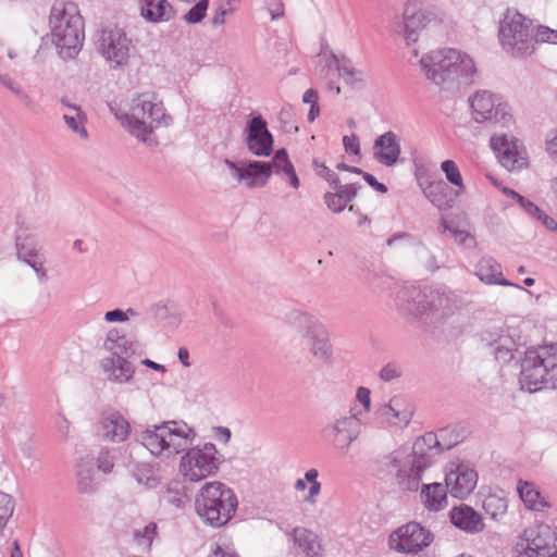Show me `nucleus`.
I'll return each instance as SVG.
<instances>
[{"label": "nucleus", "mask_w": 557, "mask_h": 557, "mask_svg": "<svg viewBox=\"0 0 557 557\" xmlns=\"http://www.w3.org/2000/svg\"><path fill=\"white\" fill-rule=\"evenodd\" d=\"M476 471L466 462L450 461L445 469V485L454 498L465 499L475 488Z\"/></svg>", "instance_id": "nucleus-17"}, {"label": "nucleus", "mask_w": 557, "mask_h": 557, "mask_svg": "<svg viewBox=\"0 0 557 557\" xmlns=\"http://www.w3.org/2000/svg\"><path fill=\"white\" fill-rule=\"evenodd\" d=\"M535 42L557 45V30L543 25L539 26L534 34V44Z\"/></svg>", "instance_id": "nucleus-49"}, {"label": "nucleus", "mask_w": 557, "mask_h": 557, "mask_svg": "<svg viewBox=\"0 0 557 557\" xmlns=\"http://www.w3.org/2000/svg\"><path fill=\"white\" fill-rule=\"evenodd\" d=\"M49 29L51 42L63 60L73 59L79 53L85 38V23L75 3H54L50 11Z\"/></svg>", "instance_id": "nucleus-4"}, {"label": "nucleus", "mask_w": 557, "mask_h": 557, "mask_svg": "<svg viewBox=\"0 0 557 557\" xmlns=\"http://www.w3.org/2000/svg\"><path fill=\"white\" fill-rule=\"evenodd\" d=\"M245 145L248 151L259 158L269 157L273 151V136L261 115L253 116L245 128Z\"/></svg>", "instance_id": "nucleus-20"}, {"label": "nucleus", "mask_w": 557, "mask_h": 557, "mask_svg": "<svg viewBox=\"0 0 557 557\" xmlns=\"http://www.w3.org/2000/svg\"><path fill=\"white\" fill-rule=\"evenodd\" d=\"M329 66H335L341 77L345 79L347 84H357L363 81V73L357 70L349 59L342 55L338 57L335 53H331L330 60L327 61Z\"/></svg>", "instance_id": "nucleus-32"}, {"label": "nucleus", "mask_w": 557, "mask_h": 557, "mask_svg": "<svg viewBox=\"0 0 557 557\" xmlns=\"http://www.w3.org/2000/svg\"><path fill=\"white\" fill-rule=\"evenodd\" d=\"M360 424L354 414H341L322 429L323 440L338 454L346 455L360 435Z\"/></svg>", "instance_id": "nucleus-13"}, {"label": "nucleus", "mask_w": 557, "mask_h": 557, "mask_svg": "<svg viewBox=\"0 0 557 557\" xmlns=\"http://www.w3.org/2000/svg\"><path fill=\"white\" fill-rule=\"evenodd\" d=\"M490 123L498 124L502 127H509L513 124L510 108L499 96L490 94Z\"/></svg>", "instance_id": "nucleus-33"}, {"label": "nucleus", "mask_w": 557, "mask_h": 557, "mask_svg": "<svg viewBox=\"0 0 557 557\" xmlns=\"http://www.w3.org/2000/svg\"><path fill=\"white\" fill-rule=\"evenodd\" d=\"M498 39L503 49L515 58H525L534 51L532 22L516 10L508 9L499 22Z\"/></svg>", "instance_id": "nucleus-9"}, {"label": "nucleus", "mask_w": 557, "mask_h": 557, "mask_svg": "<svg viewBox=\"0 0 557 557\" xmlns=\"http://www.w3.org/2000/svg\"><path fill=\"white\" fill-rule=\"evenodd\" d=\"M512 198L518 201L520 207L524 210V212L530 215L533 210H535L536 205L532 202L531 200L524 198L517 191H511Z\"/></svg>", "instance_id": "nucleus-61"}, {"label": "nucleus", "mask_w": 557, "mask_h": 557, "mask_svg": "<svg viewBox=\"0 0 557 557\" xmlns=\"http://www.w3.org/2000/svg\"><path fill=\"white\" fill-rule=\"evenodd\" d=\"M319 472L317 469L312 468L309 469L305 473V479L309 483V492L308 495L305 497V502L314 505L317 503V497L321 493V483L318 481Z\"/></svg>", "instance_id": "nucleus-39"}, {"label": "nucleus", "mask_w": 557, "mask_h": 557, "mask_svg": "<svg viewBox=\"0 0 557 557\" xmlns=\"http://www.w3.org/2000/svg\"><path fill=\"white\" fill-rule=\"evenodd\" d=\"M16 250L18 259L38 257L39 253L34 240L29 237H22L21 235L16 237Z\"/></svg>", "instance_id": "nucleus-40"}, {"label": "nucleus", "mask_w": 557, "mask_h": 557, "mask_svg": "<svg viewBox=\"0 0 557 557\" xmlns=\"http://www.w3.org/2000/svg\"><path fill=\"white\" fill-rule=\"evenodd\" d=\"M343 145L345 148V151L352 154H359L360 153V145L359 139L356 135L350 136H344L343 138Z\"/></svg>", "instance_id": "nucleus-57"}, {"label": "nucleus", "mask_w": 557, "mask_h": 557, "mask_svg": "<svg viewBox=\"0 0 557 557\" xmlns=\"http://www.w3.org/2000/svg\"><path fill=\"white\" fill-rule=\"evenodd\" d=\"M208 557H239L236 550L230 545H219L212 549Z\"/></svg>", "instance_id": "nucleus-55"}, {"label": "nucleus", "mask_w": 557, "mask_h": 557, "mask_svg": "<svg viewBox=\"0 0 557 557\" xmlns=\"http://www.w3.org/2000/svg\"><path fill=\"white\" fill-rule=\"evenodd\" d=\"M516 556L515 557H552L553 555H546L540 549L533 547L528 543H524L518 540L515 546Z\"/></svg>", "instance_id": "nucleus-47"}, {"label": "nucleus", "mask_w": 557, "mask_h": 557, "mask_svg": "<svg viewBox=\"0 0 557 557\" xmlns=\"http://www.w3.org/2000/svg\"><path fill=\"white\" fill-rule=\"evenodd\" d=\"M419 186L424 197L438 210L447 211L455 206L459 193L451 189L444 181H422L419 180Z\"/></svg>", "instance_id": "nucleus-22"}, {"label": "nucleus", "mask_w": 557, "mask_h": 557, "mask_svg": "<svg viewBox=\"0 0 557 557\" xmlns=\"http://www.w3.org/2000/svg\"><path fill=\"white\" fill-rule=\"evenodd\" d=\"M281 173H284L288 177L289 184L293 188H299L300 181L292 162H285L284 170Z\"/></svg>", "instance_id": "nucleus-59"}, {"label": "nucleus", "mask_w": 557, "mask_h": 557, "mask_svg": "<svg viewBox=\"0 0 557 557\" xmlns=\"http://www.w3.org/2000/svg\"><path fill=\"white\" fill-rule=\"evenodd\" d=\"M449 517L456 528L468 533L481 532L485 527L482 516L467 505L454 507Z\"/></svg>", "instance_id": "nucleus-27"}, {"label": "nucleus", "mask_w": 557, "mask_h": 557, "mask_svg": "<svg viewBox=\"0 0 557 557\" xmlns=\"http://www.w3.org/2000/svg\"><path fill=\"white\" fill-rule=\"evenodd\" d=\"M157 535V524L154 522L148 523L141 530L136 531L135 537L139 545H145L150 548L154 536Z\"/></svg>", "instance_id": "nucleus-46"}, {"label": "nucleus", "mask_w": 557, "mask_h": 557, "mask_svg": "<svg viewBox=\"0 0 557 557\" xmlns=\"http://www.w3.org/2000/svg\"><path fill=\"white\" fill-rule=\"evenodd\" d=\"M433 539L434 536L430 530L418 522L411 521L391 533L388 546L397 553L416 555L430 546Z\"/></svg>", "instance_id": "nucleus-14"}, {"label": "nucleus", "mask_w": 557, "mask_h": 557, "mask_svg": "<svg viewBox=\"0 0 557 557\" xmlns=\"http://www.w3.org/2000/svg\"><path fill=\"white\" fill-rule=\"evenodd\" d=\"M14 510V503L12 497L0 491V531L7 525L8 520Z\"/></svg>", "instance_id": "nucleus-42"}, {"label": "nucleus", "mask_w": 557, "mask_h": 557, "mask_svg": "<svg viewBox=\"0 0 557 557\" xmlns=\"http://www.w3.org/2000/svg\"><path fill=\"white\" fill-rule=\"evenodd\" d=\"M517 491L528 509L540 511L549 506L531 482L520 480L518 482Z\"/></svg>", "instance_id": "nucleus-31"}, {"label": "nucleus", "mask_w": 557, "mask_h": 557, "mask_svg": "<svg viewBox=\"0 0 557 557\" xmlns=\"http://www.w3.org/2000/svg\"><path fill=\"white\" fill-rule=\"evenodd\" d=\"M398 299L407 313L434 324L443 323L459 310L458 299L454 294H426L413 286L401 289Z\"/></svg>", "instance_id": "nucleus-6"}, {"label": "nucleus", "mask_w": 557, "mask_h": 557, "mask_svg": "<svg viewBox=\"0 0 557 557\" xmlns=\"http://www.w3.org/2000/svg\"><path fill=\"white\" fill-rule=\"evenodd\" d=\"M468 109L471 120L475 123L487 121V91L479 89L468 97Z\"/></svg>", "instance_id": "nucleus-35"}, {"label": "nucleus", "mask_w": 557, "mask_h": 557, "mask_svg": "<svg viewBox=\"0 0 557 557\" xmlns=\"http://www.w3.org/2000/svg\"><path fill=\"white\" fill-rule=\"evenodd\" d=\"M441 170L445 174L446 180L455 187L454 190L462 195L466 186L457 163L454 160H445L441 163Z\"/></svg>", "instance_id": "nucleus-37"}, {"label": "nucleus", "mask_w": 557, "mask_h": 557, "mask_svg": "<svg viewBox=\"0 0 557 557\" xmlns=\"http://www.w3.org/2000/svg\"><path fill=\"white\" fill-rule=\"evenodd\" d=\"M131 434L128 420L116 410L104 411L98 421V435L107 442L122 443Z\"/></svg>", "instance_id": "nucleus-21"}, {"label": "nucleus", "mask_w": 557, "mask_h": 557, "mask_svg": "<svg viewBox=\"0 0 557 557\" xmlns=\"http://www.w3.org/2000/svg\"><path fill=\"white\" fill-rule=\"evenodd\" d=\"M362 177L370 186H372L379 193L385 194L387 191V187L384 184L377 182L373 175L363 172Z\"/></svg>", "instance_id": "nucleus-63"}, {"label": "nucleus", "mask_w": 557, "mask_h": 557, "mask_svg": "<svg viewBox=\"0 0 557 557\" xmlns=\"http://www.w3.org/2000/svg\"><path fill=\"white\" fill-rule=\"evenodd\" d=\"M290 536L294 545L306 557H319L322 553V545L319 536L311 530L302 527L295 528Z\"/></svg>", "instance_id": "nucleus-28"}, {"label": "nucleus", "mask_w": 557, "mask_h": 557, "mask_svg": "<svg viewBox=\"0 0 557 557\" xmlns=\"http://www.w3.org/2000/svg\"><path fill=\"white\" fill-rule=\"evenodd\" d=\"M224 164L228 169L232 178L239 184H244L247 188L262 187L271 177L270 165L265 164V162H234L225 159Z\"/></svg>", "instance_id": "nucleus-18"}, {"label": "nucleus", "mask_w": 557, "mask_h": 557, "mask_svg": "<svg viewBox=\"0 0 557 557\" xmlns=\"http://www.w3.org/2000/svg\"><path fill=\"white\" fill-rule=\"evenodd\" d=\"M195 2L196 4L183 16V20L188 24L201 22L208 10L209 0H197Z\"/></svg>", "instance_id": "nucleus-41"}, {"label": "nucleus", "mask_w": 557, "mask_h": 557, "mask_svg": "<svg viewBox=\"0 0 557 557\" xmlns=\"http://www.w3.org/2000/svg\"><path fill=\"white\" fill-rule=\"evenodd\" d=\"M334 188H336V193L324 195V202L331 211L339 213L357 196L359 186L356 184L342 185L339 182Z\"/></svg>", "instance_id": "nucleus-30"}, {"label": "nucleus", "mask_w": 557, "mask_h": 557, "mask_svg": "<svg viewBox=\"0 0 557 557\" xmlns=\"http://www.w3.org/2000/svg\"><path fill=\"white\" fill-rule=\"evenodd\" d=\"M490 148L498 163L509 172H518L529 165L527 150L515 136L494 134L490 138Z\"/></svg>", "instance_id": "nucleus-15"}, {"label": "nucleus", "mask_w": 557, "mask_h": 557, "mask_svg": "<svg viewBox=\"0 0 557 557\" xmlns=\"http://www.w3.org/2000/svg\"><path fill=\"white\" fill-rule=\"evenodd\" d=\"M137 315L138 312L134 308H127L126 310L114 309L104 313V321L108 323H122Z\"/></svg>", "instance_id": "nucleus-44"}, {"label": "nucleus", "mask_w": 557, "mask_h": 557, "mask_svg": "<svg viewBox=\"0 0 557 557\" xmlns=\"http://www.w3.org/2000/svg\"><path fill=\"white\" fill-rule=\"evenodd\" d=\"M163 500L168 505L174 506L175 508H182V507H184L187 498L178 490H175L173 487H168L163 495Z\"/></svg>", "instance_id": "nucleus-48"}, {"label": "nucleus", "mask_w": 557, "mask_h": 557, "mask_svg": "<svg viewBox=\"0 0 557 557\" xmlns=\"http://www.w3.org/2000/svg\"><path fill=\"white\" fill-rule=\"evenodd\" d=\"M420 502L425 509L433 512L444 510L448 506L449 493L446 485L440 482H420Z\"/></svg>", "instance_id": "nucleus-26"}, {"label": "nucleus", "mask_w": 557, "mask_h": 557, "mask_svg": "<svg viewBox=\"0 0 557 557\" xmlns=\"http://www.w3.org/2000/svg\"><path fill=\"white\" fill-rule=\"evenodd\" d=\"M536 221L541 222L548 231L557 233V222L545 212Z\"/></svg>", "instance_id": "nucleus-64"}, {"label": "nucleus", "mask_w": 557, "mask_h": 557, "mask_svg": "<svg viewBox=\"0 0 557 557\" xmlns=\"http://www.w3.org/2000/svg\"><path fill=\"white\" fill-rule=\"evenodd\" d=\"M403 375V369L395 362H389L380 371V379L384 382H392Z\"/></svg>", "instance_id": "nucleus-50"}, {"label": "nucleus", "mask_w": 557, "mask_h": 557, "mask_svg": "<svg viewBox=\"0 0 557 557\" xmlns=\"http://www.w3.org/2000/svg\"><path fill=\"white\" fill-rule=\"evenodd\" d=\"M520 541L533 545L546 555H556V534L550 525L540 523L527 528L519 537Z\"/></svg>", "instance_id": "nucleus-24"}, {"label": "nucleus", "mask_w": 557, "mask_h": 557, "mask_svg": "<svg viewBox=\"0 0 557 557\" xmlns=\"http://www.w3.org/2000/svg\"><path fill=\"white\" fill-rule=\"evenodd\" d=\"M195 437V431L187 423L171 420L149 425L141 432L140 442L151 455L163 459L185 451L178 465L180 474L184 482H200L214 475L224 458L213 443L190 447Z\"/></svg>", "instance_id": "nucleus-1"}, {"label": "nucleus", "mask_w": 557, "mask_h": 557, "mask_svg": "<svg viewBox=\"0 0 557 557\" xmlns=\"http://www.w3.org/2000/svg\"><path fill=\"white\" fill-rule=\"evenodd\" d=\"M385 470L395 474L400 488L417 492L421 481L430 480L428 476V462L416 460L414 456L403 450H395L381 460Z\"/></svg>", "instance_id": "nucleus-11"}, {"label": "nucleus", "mask_w": 557, "mask_h": 557, "mask_svg": "<svg viewBox=\"0 0 557 557\" xmlns=\"http://www.w3.org/2000/svg\"><path fill=\"white\" fill-rule=\"evenodd\" d=\"M237 505L234 491L218 481L203 484L195 498L197 515L214 528L225 525L235 515Z\"/></svg>", "instance_id": "nucleus-8"}, {"label": "nucleus", "mask_w": 557, "mask_h": 557, "mask_svg": "<svg viewBox=\"0 0 557 557\" xmlns=\"http://www.w3.org/2000/svg\"><path fill=\"white\" fill-rule=\"evenodd\" d=\"M546 151L552 159L557 161V129L550 131L547 134Z\"/></svg>", "instance_id": "nucleus-56"}, {"label": "nucleus", "mask_w": 557, "mask_h": 557, "mask_svg": "<svg viewBox=\"0 0 557 557\" xmlns=\"http://www.w3.org/2000/svg\"><path fill=\"white\" fill-rule=\"evenodd\" d=\"M420 64L425 77L444 90H453L460 83L473 84L479 75L474 60L453 48L430 51Z\"/></svg>", "instance_id": "nucleus-2"}, {"label": "nucleus", "mask_w": 557, "mask_h": 557, "mask_svg": "<svg viewBox=\"0 0 557 557\" xmlns=\"http://www.w3.org/2000/svg\"><path fill=\"white\" fill-rule=\"evenodd\" d=\"M507 499L497 495L490 494V518L497 520L507 512Z\"/></svg>", "instance_id": "nucleus-43"}, {"label": "nucleus", "mask_w": 557, "mask_h": 557, "mask_svg": "<svg viewBox=\"0 0 557 557\" xmlns=\"http://www.w3.org/2000/svg\"><path fill=\"white\" fill-rule=\"evenodd\" d=\"M519 382L530 393L557 388V345L528 349L521 360Z\"/></svg>", "instance_id": "nucleus-7"}, {"label": "nucleus", "mask_w": 557, "mask_h": 557, "mask_svg": "<svg viewBox=\"0 0 557 557\" xmlns=\"http://www.w3.org/2000/svg\"><path fill=\"white\" fill-rule=\"evenodd\" d=\"M451 236L459 245H463L466 247L474 245V237L467 231L454 228L451 230Z\"/></svg>", "instance_id": "nucleus-53"}, {"label": "nucleus", "mask_w": 557, "mask_h": 557, "mask_svg": "<svg viewBox=\"0 0 557 557\" xmlns=\"http://www.w3.org/2000/svg\"><path fill=\"white\" fill-rule=\"evenodd\" d=\"M98 469L104 473H110L114 467L113 456L109 450H101L97 458Z\"/></svg>", "instance_id": "nucleus-52"}, {"label": "nucleus", "mask_w": 557, "mask_h": 557, "mask_svg": "<svg viewBox=\"0 0 557 557\" xmlns=\"http://www.w3.org/2000/svg\"><path fill=\"white\" fill-rule=\"evenodd\" d=\"M94 467L90 460L81 459L76 465V485L79 493L91 494L96 491Z\"/></svg>", "instance_id": "nucleus-34"}, {"label": "nucleus", "mask_w": 557, "mask_h": 557, "mask_svg": "<svg viewBox=\"0 0 557 557\" xmlns=\"http://www.w3.org/2000/svg\"><path fill=\"white\" fill-rule=\"evenodd\" d=\"M289 319L299 330L304 344L312 356L323 363H330L333 355L332 345L326 331L318 319L305 311H294Z\"/></svg>", "instance_id": "nucleus-12"}, {"label": "nucleus", "mask_w": 557, "mask_h": 557, "mask_svg": "<svg viewBox=\"0 0 557 557\" xmlns=\"http://www.w3.org/2000/svg\"><path fill=\"white\" fill-rule=\"evenodd\" d=\"M312 166L318 176L325 180L333 186H337L339 183V177L337 174L329 169L323 162H320L318 159L312 161Z\"/></svg>", "instance_id": "nucleus-45"}, {"label": "nucleus", "mask_w": 557, "mask_h": 557, "mask_svg": "<svg viewBox=\"0 0 557 557\" xmlns=\"http://www.w3.org/2000/svg\"><path fill=\"white\" fill-rule=\"evenodd\" d=\"M116 117L132 136L148 145L153 143L151 135L157 128L172 123V116L154 92L136 95L131 99L128 110L116 113Z\"/></svg>", "instance_id": "nucleus-3"}, {"label": "nucleus", "mask_w": 557, "mask_h": 557, "mask_svg": "<svg viewBox=\"0 0 557 557\" xmlns=\"http://www.w3.org/2000/svg\"><path fill=\"white\" fill-rule=\"evenodd\" d=\"M497 346L499 348H510V351L516 352L518 349V345L516 341L509 335H502L498 339H494L493 343L490 342V346Z\"/></svg>", "instance_id": "nucleus-54"}, {"label": "nucleus", "mask_w": 557, "mask_h": 557, "mask_svg": "<svg viewBox=\"0 0 557 557\" xmlns=\"http://www.w3.org/2000/svg\"><path fill=\"white\" fill-rule=\"evenodd\" d=\"M493 354H494L495 360L503 364L510 362L515 358V352L510 351V348L505 349V348H499V347L495 346Z\"/></svg>", "instance_id": "nucleus-60"}, {"label": "nucleus", "mask_w": 557, "mask_h": 557, "mask_svg": "<svg viewBox=\"0 0 557 557\" xmlns=\"http://www.w3.org/2000/svg\"><path fill=\"white\" fill-rule=\"evenodd\" d=\"M140 14L151 23L168 22L174 17V10L168 0H140Z\"/></svg>", "instance_id": "nucleus-29"}, {"label": "nucleus", "mask_w": 557, "mask_h": 557, "mask_svg": "<svg viewBox=\"0 0 557 557\" xmlns=\"http://www.w3.org/2000/svg\"><path fill=\"white\" fill-rule=\"evenodd\" d=\"M373 150L379 163L385 166L395 165L401 152L398 136L392 131L385 132L374 140Z\"/></svg>", "instance_id": "nucleus-25"}, {"label": "nucleus", "mask_w": 557, "mask_h": 557, "mask_svg": "<svg viewBox=\"0 0 557 557\" xmlns=\"http://www.w3.org/2000/svg\"><path fill=\"white\" fill-rule=\"evenodd\" d=\"M233 9L220 8L214 12L211 23L214 27L223 25L226 21V15L231 14Z\"/></svg>", "instance_id": "nucleus-62"}, {"label": "nucleus", "mask_w": 557, "mask_h": 557, "mask_svg": "<svg viewBox=\"0 0 557 557\" xmlns=\"http://www.w3.org/2000/svg\"><path fill=\"white\" fill-rule=\"evenodd\" d=\"M97 52L111 69H121L129 63L134 44L127 32L115 24L102 26L96 35Z\"/></svg>", "instance_id": "nucleus-10"}, {"label": "nucleus", "mask_w": 557, "mask_h": 557, "mask_svg": "<svg viewBox=\"0 0 557 557\" xmlns=\"http://www.w3.org/2000/svg\"><path fill=\"white\" fill-rule=\"evenodd\" d=\"M371 392L369 388L360 386L357 389L356 398L363 406L364 410L368 412L371 409Z\"/></svg>", "instance_id": "nucleus-58"}, {"label": "nucleus", "mask_w": 557, "mask_h": 557, "mask_svg": "<svg viewBox=\"0 0 557 557\" xmlns=\"http://www.w3.org/2000/svg\"><path fill=\"white\" fill-rule=\"evenodd\" d=\"M62 103L69 108V111L63 114L64 123L72 132L77 134L82 139L86 140L88 138V132L85 128V114L78 107L70 104L65 102V100H62Z\"/></svg>", "instance_id": "nucleus-36"}, {"label": "nucleus", "mask_w": 557, "mask_h": 557, "mask_svg": "<svg viewBox=\"0 0 557 557\" xmlns=\"http://www.w3.org/2000/svg\"><path fill=\"white\" fill-rule=\"evenodd\" d=\"M428 16L419 8L417 0H410L405 7L403 22L397 26L396 32L404 37L407 45L418 39V32L425 26Z\"/></svg>", "instance_id": "nucleus-23"}, {"label": "nucleus", "mask_w": 557, "mask_h": 557, "mask_svg": "<svg viewBox=\"0 0 557 557\" xmlns=\"http://www.w3.org/2000/svg\"><path fill=\"white\" fill-rule=\"evenodd\" d=\"M102 348L109 354L100 361L108 381L115 384L132 382L135 367L128 359L140 352V343L121 330L112 327L106 334Z\"/></svg>", "instance_id": "nucleus-5"}, {"label": "nucleus", "mask_w": 557, "mask_h": 557, "mask_svg": "<svg viewBox=\"0 0 557 557\" xmlns=\"http://www.w3.org/2000/svg\"><path fill=\"white\" fill-rule=\"evenodd\" d=\"M132 473L135 480L146 487H154L158 484V478L152 467L148 463L136 465Z\"/></svg>", "instance_id": "nucleus-38"}, {"label": "nucleus", "mask_w": 557, "mask_h": 557, "mask_svg": "<svg viewBox=\"0 0 557 557\" xmlns=\"http://www.w3.org/2000/svg\"><path fill=\"white\" fill-rule=\"evenodd\" d=\"M451 433L453 428L447 426L436 433L428 432L423 434L414 441L411 455L414 456L416 460H425L429 469L432 456L448 450L457 444V436H455V441L446 442V436Z\"/></svg>", "instance_id": "nucleus-19"}, {"label": "nucleus", "mask_w": 557, "mask_h": 557, "mask_svg": "<svg viewBox=\"0 0 557 557\" xmlns=\"http://www.w3.org/2000/svg\"><path fill=\"white\" fill-rule=\"evenodd\" d=\"M413 405L403 395L393 396L380 405L375 411L376 419L386 429L404 430L413 417Z\"/></svg>", "instance_id": "nucleus-16"}, {"label": "nucleus", "mask_w": 557, "mask_h": 557, "mask_svg": "<svg viewBox=\"0 0 557 557\" xmlns=\"http://www.w3.org/2000/svg\"><path fill=\"white\" fill-rule=\"evenodd\" d=\"M285 162H290V160L288 159L287 151L284 148H282L278 149L275 152L273 159L269 162H265V164L270 165L272 174L273 172L281 173L284 170Z\"/></svg>", "instance_id": "nucleus-51"}]
</instances>
